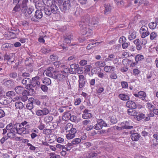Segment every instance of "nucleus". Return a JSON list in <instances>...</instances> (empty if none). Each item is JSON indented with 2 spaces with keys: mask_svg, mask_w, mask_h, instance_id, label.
<instances>
[{
  "mask_svg": "<svg viewBox=\"0 0 158 158\" xmlns=\"http://www.w3.org/2000/svg\"><path fill=\"white\" fill-rule=\"evenodd\" d=\"M31 126L29 123L26 121L20 123L15 124L14 125L12 123H10L6 127V129L9 131L7 136L12 139L15 137L16 133L20 135L27 134L29 132L27 129L30 128Z\"/></svg>",
  "mask_w": 158,
  "mask_h": 158,
  "instance_id": "obj_1",
  "label": "nucleus"
},
{
  "mask_svg": "<svg viewBox=\"0 0 158 158\" xmlns=\"http://www.w3.org/2000/svg\"><path fill=\"white\" fill-rule=\"evenodd\" d=\"M91 21L88 20H86L85 22H81L80 26L82 27L81 30V33L83 35H86V37H89L92 34V32L91 30L86 27V25L88 24V26H91L92 24L94 25L95 28L98 29L99 28V26L96 23V20L95 21L94 20L93 22L92 21V19Z\"/></svg>",
  "mask_w": 158,
  "mask_h": 158,
  "instance_id": "obj_2",
  "label": "nucleus"
},
{
  "mask_svg": "<svg viewBox=\"0 0 158 158\" xmlns=\"http://www.w3.org/2000/svg\"><path fill=\"white\" fill-rule=\"evenodd\" d=\"M44 3L46 5L44 8V11L46 15H50L52 13L56 14L58 12V7L52 0H46L45 3Z\"/></svg>",
  "mask_w": 158,
  "mask_h": 158,
  "instance_id": "obj_3",
  "label": "nucleus"
},
{
  "mask_svg": "<svg viewBox=\"0 0 158 158\" xmlns=\"http://www.w3.org/2000/svg\"><path fill=\"white\" fill-rule=\"evenodd\" d=\"M53 76V78L58 81H62L65 78V75L62 73L61 72L55 71H54Z\"/></svg>",
  "mask_w": 158,
  "mask_h": 158,
  "instance_id": "obj_4",
  "label": "nucleus"
},
{
  "mask_svg": "<svg viewBox=\"0 0 158 158\" xmlns=\"http://www.w3.org/2000/svg\"><path fill=\"white\" fill-rule=\"evenodd\" d=\"M139 32L141 35L142 38H144L150 34L149 32L148 31V28L145 26H143L139 30Z\"/></svg>",
  "mask_w": 158,
  "mask_h": 158,
  "instance_id": "obj_5",
  "label": "nucleus"
},
{
  "mask_svg": "<svg viewBox=\"0 0 158 158\" xmlns=\"http://www.w3.org/2000/svg\"><path fill=\"white\" fill-rule=\"evenodd\" d=\"M49 110L46 108H44L42 110H38L36 112V114L39 116L43 117L48 114Z\"/></svg>",
  "mask_w": 158,
  "mask_h": 158,
  "instance_id": "obj_6",
  "label": "nucleus"
},
{
  "mask_svg": "<svg viewBox=\"0 0 158 158\" xmlns=\"http://www.w3.org/2000/svg\"><path fill=\"white\" fill-rule=\"evenodd\" d=\"M134 95L135 97H138L145 102H147L148 101L145 98L146 97V94L143 91H140L137 94H134Z\"/></svg>",
  "mask_w": 158,
  "mask_h": 158,
  "instance_id": "obj_7",
  "label": "nucleus"
},
{
  "mask_svg": "<svg viewBox=\"0 0 158 158\" xmlns=\"http://www.w3.org/2000/svg\"><path fill=\"white\" fill-rule=\"evenodd\" d=\"M79 88L81 89L84 87L85 83V80L84 76L82 75H80L79 76Z\"/></svg>",
  "mask_w": 158,
  "mask_h": 158,
  "instance_id": "obj_8",
  "label": "nucleus"
},
{
  "mask_svg": "<svg viewBox=\"0 0 158 158\" xmlns=\"http://www.w3.org/2000/svg\"><path fill=\"white\" fill-rule=\"evenodd\" d=\"M40 84L39 81V78L38 77H36L33 78L32 80H31V86L35 87L39 86Z\"/></svg>",
  "mask_w": 158,
  "mask_h": 158,
  "instance_id": "obj_9",
  "label": "nucleus"
},
{
  "mask_svg": "<svg viewBox=\"0 0 158 158\" xmlns=\"http://www.w3.org/2000/svg\"><path fill=\"white\" fill-rule=\"evenodd\" d=\"M76 132L77 130L76 129H73L70 131H68L67 132H68V133L66 135V138L68 139H73L75 137Z\"/></svg>",
  "mask_w": 158,
  "mask_h": 158,
  "instance_id": "obj_10",
  "label": "nucleus"
},
{
  "mask_svg": "<svg viewBox=\"0 0 158 158\" xmlns=\"http://www.w3.org/2000/svg\"><path fill=\"white\" fill-rule=\"evenodd\" d=\"M115 69V68L114 66L106 65L104 67L103 70L106 73H111L114 72Z\"/></svg>",
  "mask_w": 158,
  "mask_h": 158,
  "instance_id": "obj_11",
  "label": "nucleus"
},
{
  "mask_svg": "<svg viewBox=\"0 0 158 158\" xmlns=\"http://www.w3.org/2000/svg\"><path fill=\"white\" fill-rule=\"evenodd\" d=\"M22 80V83L23 85H25L27 86V89H31V80L29 78H25L24 79H21Z\"/></svg>",
  "mask_w": 158,
  "mask_h": 158,
  "instance_id": "obj_12",
  "label": "nucleus"
},
{
  "mask_svg": "<svg viewBox=\"0 0 158 158\" xmlns=\"http://www.w3.org/2000/svg\"><path fill=\"white\" fill-rule=\"evenodd\" d=\"M20 0H18V3L19 2V1ZM28 3V0H22V3L21 4V7L22 8V11H25V8L27 7V4Z\"/></svg>",
  "mask_w": 158,
  "mask_h": 158,
  "instance_id": "obj_13",
  "label": "nucleus"
},
{
  "mask_svg": "<svg viewBox=\"0 0 158 158\" xmlns=\"http://www.w3.org/2000/svg\"><path fill=\"white\" fill-rule=\"evenodd\" d=\"M126 105L127 107L131 108H135L136 107L135 103L132 101H127L126 103Z\"/></svg>",
  "mask_w": 158,
  "mask_h": 158,
  "instance_id": "obj_14",
  "label": "nucleus"
},
{
  "mask_svg": "<svg viewBox=\"0 0 158 158\" xmlns=\"http://www.w3.org/2000/svg\"><path fill=\"white\" fill-rule=\"evenodd\" d=\"M123 129H130L132 128L133 126L131 125H130V123L127 121L125 123H122L121 124Z\"/></svg>",
  "mask_w": 158,
  "mask_h": 158,
  "instance_id": "obj_15",
  "label": "nucleus"
},
{
  "mask_svg": "<svg viewBox=\"0 0 158 158\" xmlns=\"http://www.w3.org/2000/svg\"><path fill=\"white\" fill-rule=\"evenodd\" d=\"M89 112V111L87 110H84V113L83 114L82 116L83 118L86 119L92 116V114Z\"/></svg>",
  "mask_w": 158,
  "mask_h": 158,
  "instance_id": "obj_16",
  "label": "nucleus"
},
{
  "mask_svg": "<svg viewBox=\"0 0 158 158\" xmlns=\"http://www.w3.org/2000/svg\"><path fill=\"white\" fill-rule=\"evenodd\" d=\"M15 90L16 92L19 94H22L24 91H25L24 88L21 86H18L16 87L15 88Z\"/></svg>",
  "mask_w": 158,
  "mask_h": 158,
  "instance_id": "obj_17",
  "label": "nucleus"
},
{
  "mask_svg": "<svg viewBox=\"0 0 158 158\" xmlns=\"http://www.w3.org/2000/svg\"><path fill=\"white\" fill-rule=\"evenodd\" d=\"M140 137V135L136 133L132 134L131 136V139L133 141H138Z\"/></svg>",
  "mask_w": 158,
  "mask_h": 158,
  "instance_id": "obj_18",
  "label": "nucleus"
},
{
  "mask_svg": "<svg viewBox=\"0 0 158 158\" xmlns=\"http://www.w3.org/2000/svg\"><path fill=\"white\" fill-rule=\"evenodd\" d=\"M133 108L129 109L127 110L128 114L132 116H136L138 114V112L135 110L133 109Z\"/></svg>",
  "mask_w": 158,
  "mask_h": 158,
  "instance_id": "obj_19",
  "label": "nucleus"
},
{
  "mask_svg": "<svg viewBox=\"0 0 158 158\" xmlns=\"http://www.w3.org/2000/svg\"><path fill=\"white\" fill-rule=\"evenodd\" d=\"M34 99L32 98H30L29 99V101H30V102L28 103L26 105V107L27 109L31 110L33 108V105L32 102L33 101Z\"/></svg>",
  "mask_w": 158,
  "mask_h": 158,
  "instance_id": "obj_20",
  "label": "nucleus"
},
{
  "mask_svg": "<svg viewBox=\"0 0 158 158\" xmlns=\"http://www.w3.org/2000/svg\"><path fill=\"white\" fill-rule=\"evenodd\" d=\"M155 76L153 73L151 72L147 75V79L149 81H152L154 79Z\"/></svg>",
  "mask_w": 158,
  "mask_h": 158,
  "instance_id": "obj_21",
  "label": "nucleus"
},
{
  "mask_svg": "<svg viewBox=\"0 0 158 158\" xmlns=\"http://www.w3.org/2000/svg\"><path fill=\"white\" fill-rule=\"evenodd\" d=\"M101 122H102L101 119H98L97 120V123L94 127V128L97 130L101 129L102 128V126Z\"/></svg>",
  "mask_w": 158,
  "mask_h": 158,
  "instance_id": "obj_22",
  "label": "nucleus"
},
{
  "mask_svg": "<svg viewBox=\"0 0 158 158\" xmlns=\"http://www.w3.org/2000/svg\"><path fill=\"white\" fill-rule=\"evenodd\" d=\"M118 97L122 100L127 101L129 99V97L127 95L124 94H120L118 95Z\"/></svg>",
  "mask_w": 158,
  "mask_h": 158,
  "instance_id": "obj_23",
  "label": "nucleus"
},
{
  "mask_svg": "<svg viewBox=\"0 0 158 158\" xmlns=\"http://www.w3.org/2000/svg\"><path fill=\"white\" fill-rule=\"evenodd\" d=\"M15 93L12 91H8L6 94V96L8 97L11 101L13 100L12 98L15 96Z\"/></svg>",
  "mask_w": 158,
  "mask_h": 158,
  "instance_id": "obj_24",
  "label": "nucleus"
},
{
  "mask_svg": "<svg viewBox=\"0 0 158 158\" xmlns=\"http://www.w3.org/2000/svg\"><path fill=\"white\" fill-rule=\"evenodd\" d=\"M35 16L37 19H41L43 16L42 12L39 10H36L35 12Z\"/></svg>",
  "mask_w": 158,
  "mask_h": 158,
  "instance_id": "obj_25",
  "label": "nucleus"
},
{
  "mask_svg": "<svg viewBox=\"0 0 158 158\" xmlns=\"http://www.w3.org/2000/svg\"><path fill=\"white\" fill-rule=\"evenodd\" d=\"M25 11H22V13H24L26 15H30L31 14L33 11V8L32 7H27L25 9Z\"/></svg>",
  "mask_w": 158,
  "mask_h": 158,
  "instance_id": "obj_26",
  "label": "nucleus"
},
{
  "mask_svg": "<svg viewBox=\"0 0 158 158\" xmlns=\"http://www.w3.org/2000/svg\"><path fill=\"white\" fill-rule=\"evenodd\" d=\"M73 35H70L67 36L64 40V42L67 44H69L71 42V39H72Z\"/></svg>",
  "mask_w": 158,
  "mask_h": 158,
  "instance_id": "obj_27",
  "label": "nucleus"
},
{
  "mask_svg": "<svg viewBox=\"0 0 158 158\" xmlns=\"http://www.w3.org/2000/svg\"><path fill=\"white\" fill-rule=\"evenodd\" d=\"M15 106L17 109H21L24 107L23 104L21 102H15Z\"/></svg>",
  "mask_w": 158,
  "mask_h": 158,
  "instance_id": "obj_28",
  "label": "nucleus"
},
{
  "mask_svg": "<svg viewBox=\"0 0 158 158\" xmlns=\"http://www.w3.org/2000/svg\"><path fill=\"white\" fill-rule=\"evenodd\" d=\"M73 129H76L73 127V126L72 124L69 123L66 125L65 130L67 132L69 131H72V130H73Z\"/></svg>",
  "mask_w": 158,
  "mask_h": 158,
  "instance_id": "obj_29",
  "label": "nucleus"
},
{
  "mask_svg": "<svg viewBox=\"0 0 158 158\" xmlns=\"http://www.w3.org/2000/svg\"><path fill=\"white\" fill-rule=\"evenodd\" d=\"M70 6V2L69 0H67L64 2L63 5V7L64 10H66L69 8Z\"/></svg>",
  "mask_w": 158,
  "mask_h": 158,
  "instance_id": "obj_30",
  "label": "nucleus"
},
{
  "mask_svg": "<svg viewBox=\"0 0 158 158\" xmlns=\"http://www.w3.org/2000/svg\"><path fill=\"white\" fill-rule=\"evenodd\" d=\"M138 1H139V3L140 4H143L145 6H147L149 4L148 2L146 0H136L134 1L135 3H137Z\"/></svg>",
  "mask_w": 158,
  "mask_h": 158,
  "instance_id": "obj_31",
  "label": "nucleus"
},
{
  "mask_svg": "<svg viewBox=\"0 0 158 158\" xmlns=\"http://www.w3.org/2000/svg\"><path fill=\"white\" fill-rule=\"evenodd\" d=\"M19 80L23 79L29 76V74L28 73H20L19 75Z\"/></svg>",
  "mask_w": 158,
  "mask_h": 158,
  "instance_id": "obj_32",
  "label": "nucleus"
},
{
  "mask_svg": "<svg viewBox=\"0 0 158 158\" xmlns=\"http://www.w3.org/2000/svg\"><path fill=\"white\" fill-rule=\"evenodd\" d=\"M140 119H143L145 121H147L150 119L149 116H146V115L142 114L140 113L139 114Z\"/></svg>",
  "mask_w": 158,
  "mask_h": 158,
  "instance_id": "obj_33",
  "label": "nucleus"
},
{
  "mask_svg": "<svg viewBox=\"0 0 158 158\" xmlns=\"http://www.w3.org/2000/svg\"><path fill=\"white\" fill-rule=\"evenodd\" d=\"M144 58V56L140 54H138L135 57V61L138 62L142 61Z\"/></svg>",
  "mask_w": 158,
  "mask_h": 158,
  "instance_id": "obj_34",
  "label": "nucleus"
},
{
  "mask_svg": "<svg viewBox=\"0 0 158 158\" xmlns=\"http://www.w3.org/2000/svg\"><path fill=\"white\" fill-rule=\"evenodd\" d=\"M95 64L96 66L103 67L106 66V64L104 61H98L95 63Z\"/></svg>",
  "mask_w": 158,
  "mask_h": 158,
  "instance_id": "obj_35",
  "label": "nucleus"
},
{
  "mask_svg": "<svg viewBox=\"0 0 158 158\" xmlns=\"http://www.w3.org/2000/svg\"><path fill=\"white\" fill-rule=\"evenodd\" d=\"M102 43H103L104 42L103 41H102L100 42H96L94 43H92V44H89L87 46V49L88 50H89L90 49L92 48L93 46H94V45L95 44H97L98 45V44Z\"/></svg>",
  "mask_w": 158,
  "mask_h": 158,
  "instance_id": "obj_36",
  "label": "nucleus"
},
{
  "mask_svg": "<svg viewBox=\"0 0 158 158\" xmlns=\"http://www.w3.org/2000/svg\"><path fill=\"white\" fill-rule=\"evenodd\" d=\"M157 36V33L155 32H152L151 33L150 35V39L151 40L155 39Z\"/></svg>",
  "mask_w": 158,
  "mask_h": 158,
  "instance_id": "obj_37",
  "label": "nucleus"
},
{
  "mask_svg": "<svg viewBox=\"0 0 158 158\" xmlns=\"http://www.w3.org/2000/svg\"><path fill=\"white\" fill-rule=\"evenodd\" d=\"M81 139L78 138L74 139L72 140V143L74 145H77L79 144L81 142Z\"/></svg>",
  "mask_w": 158,
  "mask_h": 158,
  "instance_id": "obj_38",
  "label": "nucleus"
},
{
  "mask_svg": "<svg viewBox=\"0 0 158 158\" xmlns=\"http://www.w3.org/2000/svg\"><path fill=\"white\" fill-rule=\"evenodd\" d=\"M20 10V6L19 5H17L13 8L12 10V13L13 14H15L16 12L19 11Z\"/></svg>",
  "mask_w": 158,
  "mask_h": 158,
  "instance_id": "obj_39",
  "label": "nucleus"
},
{
  "mask_svg": "<svg viewBox=\"0 0 158 158\" xmlns=\"http://www.w3.org/2000/svg\"><path fill=\"white\" fill-rule=\"evenodd\" d=\"M43 83L46 85H49L51 84V81L49 78H45L43 80Z\"/></svg>",
  "mask_w": 158,
  "mask_h": 158,
  "instance_id": "obj_40",
  "label": "nucleus"
},
{
  "mask_svg": "<svg viewBox=\"0 0 158 158\" xmlns=\"http://www.w3.org/2000/svg\"><path fill=\"white\" fill-rule=\"evenodd\" d=\"M44 72L45 73L46 75L47 76L53 78V76H54V72H53V74H52L51 71L46 70Z\"/></svg>",
  "mask_w": 158,
  "mask_h": 158,
  "instance_id": "obj_41",
  "label": "nucleus"
},
{
  "mask_svg": "<svg viewBox=\"0 0 158 158\" xmlns=\"http://www.w3.org/2000/svg\"><path fill=\"white\" fill-rule=\"evenodd\" d=\"M136 37V32H133L128 36V38L130 40H132Z\"/></svg>",
  "mask_w": 158,
  "mask_h": 158,
  "instance_id": "obj_42",
  "label": "nucleus"
},
{
  "mask_svg": "<svg viewBox=\"0 0 158 158\" xmlns=\"http://www.w3.org/2000/svg\"><path fill=\"white\" fill-rule=\"evenodd\" d=\"M70 115L71 114L69 113H65L63 116V118L64 120H68L69 119Z\"/></svg>",
  "mask_w": 158,
  "mask_h": 158,
  "instance_id": "obj_43",
  "label": "nucleus"
},
{
  "mask_svg": "<svg viewBox=\"0 0 158 158\" xmlns=\"http://www.w3.org/2000/svg\"><path fill=\"white\" fill-rule=\"evenodd\" d=\"M156 26V23H155V22H151L149 24V27L151 29H154Z\"/></svg>",
  "mask_w": 158,
  "mask_h": 158,
  "instance_id": "obj_44",
  "label": "nucleus"
},
{
  "mask_svg": "<svg viewBox=\"0 0 158 158\" xmlns=\"http://www.w3.org/2000/svg\"><path fill=\"white\" fill-rule=\"evenodd\" d=\"M105 14L107 12L110 11L111 10V7L109 4L107 5H105Z\"/></svg>",
  "mask_w": 158,
  "mask_h": 158,
  "instance_id": "obj_45",
  "label": "nucleus"
},
{
  "mask_svg": "<svg viewBox=\"0 0 158 158\" xmlns=\"http://www.w3.org/2000/svg\"><path fill=\"white\" fill-rule=\"evenodd\" d=\"M53 119V118L52 116H48L45 118V121L47 123H49L52 121Z\"/></svg>",
  "mask_w": 158,
  "mask_h": 158,
  "instance_id": "obj_46",
  "label": "nucleus"
},
{
  "mask_svg": "<svg viewBox=\"0 0 158 158\" xmlns=\"http://www.w3.org/2000/svg\"><path fill=\"white\" fill-rule=\"evenodd\" d=\"M12 83V81L11 80H8L4 82V85L9 88L11 87Z\"/></svg>",
  "mask_w": 158,
  "mask_h": 158,
  "instance_id": "obj_47",
  "label": "nucleus"
},
{
  "mask_svg": "<svg viewBox=\"0 0 158 158\" xmlns=\"http://www.w3.org/2000/svg\"><path fill=\"white\" fill-rule=\"evenodd\" d=\"M60 64V62L56 61L54 63L53 65H52V66L53 68H54V69H57V68L59 67Z\"/></svg>",
  "mask_w": 158,
  "mask_h": 158,
  "instance_id": "obj_48",
  "label": "nucleus"
},
{
  "mask_svg": "<svg viewBox=\"0 0 158 158\" xmlns=\"http://www.w3.org/2000/svg\"><path fill=\"white\" fill-rule=\"evenodd\" d=\"M49 156L50 158H60V155L56 154L54 153H51Z\"/></svg>",
  "mask_w": 158,
  "mask_h": 158,
  "instance_id": "obj_49",
  "label": "nucleus"
},
{
  "mask_svg": "<svg viewBox=\"0 0 158 158\" xmlns=\"http://www.w3.org/2000/svg\"><path fill=\"white\" fill-rule=\"evenodd\" d=\"M81 99L80 98H76L74 100V104L76 106L78 105L81 102Z\"/></svg>",
  "mask_w": 158,
  "mask_h": 158,
  "instance_id": "obj_50",
  "label": "nucleus"
},
{
  "mask_svg": "<svg viewBox=\"0 0 158 158\" xmlns=\"http://www.w3.org/2000/svg\"><path fill=\"white\" fill-rule=\"evenodd\" d=\"M93 156H91V154L89 153H85L84 155V158H91V156L93 157L94 156H95V155H96V153L94 154H93Z\"/></svg>",
  "mask_w": 158,
  "mask_h": 158,
  "instance_id": "obj_51",
  "label": "nucleus"
},
{
  "mask_svg": "<svg viewBox=\"0 0 158 158\" xmlns=\"http://www.w3.org/2000/svg\"><path fill=\"white\" fill-rule=\"evenodd\" d=\"M127 39L124 36H122L119 39V43L120 44H122L126 42Z\"/></svg>",
  "mask_w": 158,
  "mask_h": 158,
  "instance_id": "obj_52",
  "label": "nucleus"
},
{
  "mask_svg": "<svg viewBox=\"0 0 158 158\" xmlns=\"http://www.w3.org/2000/svg\"><path fill=\"white\" fill-rule=\"evenodd\" d=\"M70 70L68 68H65L64 69V70L61 71V72L62 73L64 74L65 75V76H66V73H69L70 72Z\"/></svg>",
  "mask_w": 158,
  "mask_h": 158,
  "instance_id": "obj_53",
  "label": "nucleus"
},
{
  "mask_svg": "<svg viewBox=\"0 0 158 158\" xmlns=\"http://www.w3.org/2000/svg\"><path fill=\"white\" fill-rule=\"evenodd\" d=\"M76 71L79 74H82L83 72V68L82 67H78Z\"/></svg>",
  "mask_w": 158,
  "mask_h": 158,
  "instance_id": "obj_54",
  "label": "nucleus"
},
{
  "mask_svg": "<svg viewBox=\"0 0 158 158\" xmlns=\"http://www.w3.org/2000/svg\"><path fill=\"white\" fill-rule=\"evenodd\" d=\"M78 67L79 65L76 64H72L70 66V67L72 70L74 69L75 70H76Z\"/></svg>",
  "mask_w": 158,
  "mask_h": 158,
  "instance_id": "obj_55",
  "label": "nucleus"
},
{
  "mask_svg": "<svg viewBox=\"0 0 158 158\" xmlns=\"http://www.w3.org/2000/svg\"><path fill=\"white\" fill-rule=\"evenodd\" d=\"M110 120L111 123L113 124L116 123L117 122V119L114 116L111 117L110 118Z\"/></svg>",
  "mask_w": 158,
  "mask_h": 158,
  "instance_id": "obj_56",
  "label": "nucleus"
},
{
  "mask_svg": "<svg viewBox=\"0 0 158 158\" xmlns=\"http://www.w3.org/2000/svg\"><path fill=\"white\" fill-rule=\"evenodd\" d=\"M45 125L42 123L41 122L38 125L37 127L40 130H43L45 127Z\"/></svg>",
  "mask_w": 158,
  "mask_h": 158,
  "instance_id": "obj_57",
  "label": "nucleus"
},
{
  "mask_svg": "<svg viewBox=\"0 0 158 158\" xmlns=\"http://www.w3.org/2000/svg\"><path fill=\"white\" fill-rule=\"evenodd\" d=\"M51 132V130L49 129H45L43 131V133L46 135L50 134Z\"/></svg>",
  "mask_w": 158,
  "mask_h": 158,
  "instance_id": "obj_58",
  "label": "nucleus"
},
{
  "mask_svg": "<svg viewBox=\"0 0 158 158\" xmlns=\"http://www.w3.org/2000/svg\"><path fill=\"white\" fill-rule=\"evenodd\" d=\"M27 145L29 147V149L31 150L34 151L35 149L36 148L30 143H28Z\"/></svg>",
  "mask_w": 158,
  "mask_h": 158,
  "instance_id": "obj_59",
  "label": "nucleus"
},
{
  "mask_svg": "<svg viewBox=\"0 0 158 158\" xmlns=\"http://www.w3.org/2000/svg\"><path fill=\"white\" fill-rule=\"evenodd\" d=\"M91 68V66L89 65H86L85 67V71L89 72Z\"/></svg>",
  "mask_w": 158,
  "mask_h": 158,
  "instance_id": "obj_60",
  "label": "nucleus"
},
{
  "mask_svg": "<svg viewBox=\"0 0 158 158\" xmlns=\"http://www.w3.org/2000/svg\"><path fill=\"white\" fill-rule=\"evenodd\" d=\"M5 59L7 60L8 61H10L11 62H14V60H12L10 57L8 55H5Z\"/></svg>",
  "mask_w": 158,
  "mask_h": 158,
  "instance_id": "obj_61",
  "label": "nucleus"
},
{
  "mask_svg": "<svg viewBox=\"0 0 158 158\" xmlns=\"http://www.w3.org/2000/svg\"><path fill=\"white\" fill-rule=\"evenodd\" d=\"M133 72L134 75L135 76L137 75L140 73L139 70L136 69H134L133 70Z\"/></svg>",
  "mask_w": 158,
  "mask_h": 158,
  "instance_id": "obj_62",
  "label": "nucleus"
},
{
  "mask_svg": "<svg viewBox=\"0 0 158 158\" xmlns=\"http://www.w3.org/2000/svg\"><path fill=\"white\" fill-rule=\"evenodd\" d=\"M110 77L112 79H116L117 78V76L115 73H113L110 74Z\"/></svg>",
  "mask_w": 158,
  "mask_h": 158,
  "instance_id": "obj_63",
  "label": "nucleus"
},
{
  "mask_svg": "<svg viewBox=\"0 0 158 158\" xmlns=\"http://www.w3.org/2000/svg\"><path fill=\"white\" fill-rule=\"evenodd\" d=\"M41 88L44 92H47L48 89V87L44 85H42Z\"/></svg>",
  "mask_w": 158,
  "mask_h": 158,
  "instance_id": "obj_64",
  "label": "nucleus"
}]
</instances>
